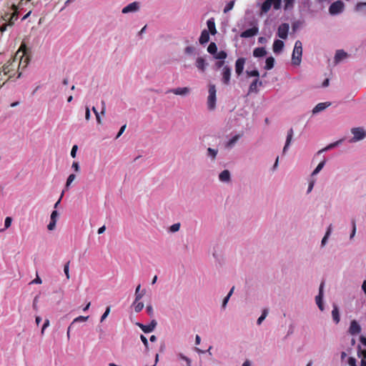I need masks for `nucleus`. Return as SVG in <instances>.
Wrapping results in <instances>:
<instances>
[{"label": "nucleus", "mask_w": 366, "mask_h": 366, "mask_svg": "<svg viewBox=\"0 0 366 366\" xmlns=\"http://www.w3.org/2000/svg\"><path fill=\"white\" fill-rule=\"evenodd\" d=\"M207 64L205 62V60L202 57H198L196 60V66L199 70L204 72L206 69Z\"/></svg>", "instance_id": "nucleus-18"}, {"label": "nucleus", "mask_w": 366, "mask_h": 366, "mask_svg": "<svg viewBox=\"0 0 366 366\" xmlns=\"http://www.w3.org/2000/svg\"><path fill=\"white\" fill-rule=\"evenodd\" d=\"M282 0H266L261 6L262 13H267L273 5L274 9H279L281 6Z\"/></svg>", "instance_id": "nucleus-3"}, {"label": "nucleus", "mask_w": 366, "mask_h": 366, "mask_svg": "<svg viewBox=\"0 0 366 366\" xmlns=\"http://www.w3.org/2000/svg\"><path fill=\"white\" fill-rule=\"evenodd\" d=\"M274 59L272 56L267 57L265 61L264 69L267 70H270L274 67Z\"/></svg>", "instance_id": "nucleus-27"}, {"label": "nucleus", "mask_w": 366, "mask_h": 366, "mask_svg": "<svg viewBox=\"0 0 366 366\" xmlns=\"http://www.w3.org/2000/svg\"><path fill=\"white\" fill-rule=\"evenodd\" d=\"M11 222H12V219L10 217H7L5 219L4 226H5L6 229L9 228L11 226Z\"/></svg>", "instance_id": "nucleus-45"}, {"label": "nucleus", "mask_w": 366, "mask_h": 366, "mask_svg": "<svg viewBox=\"0 0 366 366\" xmlns=\"http://www.w3.org/2000/svg\"><path fill=\"white\" fill-rule=\"evenodd\" d=\"M351 335H356L360 333L361 327L356 320H352L348 330Z\"/></svg>", "instance_id": "nucleus-10"}, {"label": "nucleus", "mask_w": 366, "mask_h": 366, "mask_svg": "<svg viewBox=\"0 0 366 366\" xmlns=\"http://www.w3.org/2000/svg\"><path fill=\"white\" fill-rule=\"evenodd\" d=\"M140 339H141L142 342H143L145 348L147 349L149 347V343H148V340H147V337H144L143 335H141Z\"/></svg>", "instance_id": "nucleus-46"}, {"label": "nucleus", "mask_w": 366, "mask_h": 366, "mask_svg": "<svg viewBox=\"0 0 366 366\" xmlns=\"http://www.w3.org/2000/svg\"><path fill=\"white\" fill-rule=\"evenodd\" d=\"M140 288H141V285H139L137 287L136 290H135V300H137V301H139V300H141L142 297H143V295H144V291H142V292H140Z\"/></svg>", "instance_id": "nucleus-28"}, {"label": "nucleus", "mask_w": 366, "mask_h": 366, "mask_svg": "<svg viewBox=\"0 0 366 366\" xmlns=\"http://www.w3.org/2000/svg\"><path fill=\"white\" fill-rule=\"evenodd\" d=\"M284 45V42L282 40H275L273 44V51L276 54L280 53L283 49Z\"/></svg>", "instance_id": "nucleus-19"}, {"label": "nucleus", "mask_w": 366, "mask_h": 366, "mask_svg": "<svg viewBox=\"0 0 366 366\" xmlns=\"http://www.w3.org/2000/svg\"><path fill=\"white\" fill-rule=\"evenodd\" d=\"M207 51L211 54H215L217 51V46L214 42H211L207 47Z\"/></svg>", "instance_id": "nucleus-29"}, {"label": "nucleus", "mask_w": 366, "mask_h": 366, "mask_svg": "<svg viewBox=\"0 0 366 366\" xmlns=\"http://www.w3.org/2000/svg\"><path fill=\"white\" fill-rule=\"evenodd\" d=\"M325 164V160H323L321 162H320L319 164L317 165V167L315 168V169L312 172V175L314 176V175H316L317 174H318L321 171V169L324 167Z\"/></svg>", "instance_id": "nucleus-31"}, {"label": "nucleus", "mask_w": 366, "mask_h": 366, "mask_svg": "<svg viewBox=\"0 0 366 366\" xmlns=\"http://www.w3.org/2000/svg\"><path fill=\"white\" fill-rule=\"evenodd\" d=\"M289 29V24L283 23L280 24L277 29V36L282 39H286L288 36Z\"/></svg>", "instance_id": "nucleus-6"}, {"label": "nucleus", "mask_w": 366, "mask_h": 366, "mask_svg": "<svg viewBox=\"0 0 366 366\" xmlns=\"http://www.w3.org/2000/svg\"><path fill=\"white\" fill-rule=\"evenodd\" d=\"M355 232H356V224H355V222L352 221V233L350 234L351 239L355 236Z\"/></svg>", "instance_id": "nucleus-58"}, {"label": "nucleus", "mask_w": 366, "mask_h": 366, "mask_svg": "<svg viewBox=\"0 0 366 366\" xmlns=\"http://www.w3.org/2000/svg\"><path fill=\"white\" fill-rule=\"evenodd\" d=\"M362 289L366 295V280H364L362 285Z\"/></svg>", "instance_id": "nucleus-64"}, {"label": "nucleus", "mask_w": 366, "mask_h": 366, "mask_svg": "<svg viewBox=\"0 0 366 366\" xmlns=\"http://www.w3.org/2000/svg\"><path fill=\"white\" fill-rule=\"evenodd\" d=\"M292 137H293V129L291 128L287 132L286 143L283 148L284 153L286 152L287 147L290 146L292 139Z\"/></svg>", "instance_id": "nucleus-24"}, {"label": "nucleus", "mask_w": 366, "mask_h": 366, "mask_svg": "<svg viewBox=\"0 0 366 366\" xmlns=\"http://www.w3.org/2000/svg\"><path fill=\"white\" fill-rule=\"evenodd\" d=\"M267 54V51L264 47H258L254 49L253 56L254 57H262Z\"/></svg>", "instance_id": "nucleus-23"}, {"label": "nucleus", "mask_w": 366, "mask_h": 366, "mask_svg": "<svg viewBox=\"0 0 366 366\" xmlns=\"http://www.w3.org/2000/svg\"><path fill=\"white\" fill-rule=\"evenodd\" d=\"M347 56V53L343 50L337 51L335 56V60L336 62H339Z\"/></svg>", "instance_id": "nucleus-26"}, {"label": "nucleus", "mask_w": 366, "mask_h": 366, "mask_svg": "<svg viewBox=\"0 0 366 366\" xmlns=\"http://www.w3.org/2000/svg\"><path fill=\"white\" fill-rule=\"evenodd\" d=\"M72 168L74 169L75 172H78L79 171V163L76 162H74L72 164Z\"/></svg>", "instance_id": "nucleus-59"}, {"label": "nucleus", "mask_w": 366, "mask_h": 366, "mask_svg": "<svg viewBox=\"0 0 366 366\" xmlns=\"http://www.w3.org/2000/svg\"><path fill=\"white\" fill-rule=\"evenodd\" d=\"M232 71L229 66H224L222 71V81L224 84L228 85L230 82Z\"/></svg>", "instance_id": "nucleus-7"}, {"label": "nucleus", "mask_w": 366, "mask_h": 366, "mask_svg": "<svg viewBox=\"0 0 366 366\" xmlns=\"http://www.w3.org/2000/svg\"><path fill=\"white\" fill-rule=\"evenodd\" d=\"M239 135H235L231 139L229 140V142L227 143V147H232L239 139Z\"/></svg>", "instance_id": "nucleus-35"}, {"label": "nucleus", "mask_w": 366, "mask_h": 366, "mask_svg": "<svg viewBox=\"0 0 366 366\" xmlns=\"http://www.w3.org/2000/svg\"><path fill=\"white\" fill-rule=\"evenodd\" d=\"M330 232H331V229H330V227L328 228L325 237H323L322 240V244L324 245L327 241V239L328 237V236L330 235Z\"/></svg>", "instance_id": "nucleus-49"}, {"label": "nucleus", "mask_w": 366, "mask_h": 366, "mask_svg": "<svg viewBox=\"0 0 366 366\" xmlns=\"http://www.w3.org/2000/svg\"><path fill=\"white\" fill-rule=\"evenodd\" d=\"M146 310H147V314L150 317H152L154 315V310H153V307L152 305H147L146 307Z\"/></svg>", "instance_id": "nucleus-47"}, {"label": "nucleus", "mask_w": 366, "mask_h": 366, "mask_svg": "<svg viewBox=\"0 0 366 366\" xmlns=\"http://www.w3.org/2000/svg\"><path fill=\"white\" fill-rule=\"evenodd\" d=\"M179 228H180V224L177 223V224H174L171 226L170 230L173 232H175L179 231Z\"/></svg>", "instance_id": "nucleus-44"}, {"label": "nucleus", "mask_w": 366, "mask_h": 366, "mask_svg": "<svg viewBox=\"0 0 366 366\" xmlns=\"http://www.w3.org/2000/svg\"><path fill=\"white\" fill-rule=\"evenodd\" d=\"M207 24L209 32H210L212 35L215 34L217 33V30L214 20L212 19H209L207 22Z\"/></svg>", "instance_id": "nucleus-25"}, {"label": "nucleus", "mask_w": 366, "mask_h": 366, "mask_svg": "<svg viewBox=\"0 0 366 366\" xmlns=\"http://www.w3.org/2000/svg\"><path fill=\"white\" fill-rule=\"evenodd\" d=\"M189 88L188 87H178L176 89H171L169 92L173 93L176 95L184 96L189 93Z\"/></svg>", "instance_id": "nucleus-15"}, {"label": "nucleus", "mask_w": 366, "mask_h": 366, "mask_svg": "<svg viewBox=\"0 0 366 366\" xmlns=\"http://www.w3.org/2000/svg\"><path fill=\"white\" fill-rule=\"evenodd\" d=\"M262 85V81H259V79H255L249 85V93H257L258 92L257 87Z\"/></svg>", "instance_id": "nucleus-16"}, {"label": "nucleus", "mask_w": 366, "mask_h": 366, "mask_svg": "<svg viewBox=\"0 0 366 366\" xmlns=\"http://www.w3.org/2000/svg\"><path fill=\"white\" fill-rule=\"evenodd\" d=\"M102 111H101V114L102 115H104L105 112H106V104H105V102L104 100L102 101Z\"/></svg>", "instance_id": "nucleus-60"}, {"label": "nucleus", "mask_w": 366, "mask_h": 366, "mask_svg": "<svg viewBox=\"0 0 366 366\" xmlns=\"http://www.w3.org/2000/svg\"><path fill=\"white\" fill-rule=\"evenodd\" d=\"M219 179L221 182H229L230 173H229V170L225 169V170L222 171L219 175Z\"/></svg>", "instance_id": "nucleus-20"}, {"label": "nucleus", "mask_w": 366, "mask_h": 366, "mask_svg": "<svg viewBox=\"0 0 366 366\" xmlns=\"http://www.w3.org/2000/svg\"><path fill=\"white\" fill-rule=\"evenodd\" d=\"M16 66V63L15 60L12 61H9L6 64H5L2 67V71L6 75L11 76V72L15 70Z\"/></svg>", "instance_id": "nucleus-9"}, {"label": "nucleus", "mask_w": 366, "mask_h": 366, "mask_svg": "<svg viewBox=\"0 0 366 366\" xmlns=\"http://www.w3.org/2000/svg\"><path fill=\"white\" fill-rule=\"evenodd\" d=\"M139 3L134 1V2H132V3L129 4L127 6H125L122 9V13L123 14H127V13H129V12L136 11H137L139 9Z\"/></svg>", "instance_id": "nucleus-14"}, {"label": "nucleus", "mask_w": 366, "mask_h": 366, "mask_svg": "<svg viewBox=\"0 0 366 366\" xmlns=\"http://www.w3.org/2000/svg\"><path fill=\"white\" fill-rule=\"evenodd\" d=\"M234 5V1H230L224 7V13H227L230 10H232Z\"/></svg>", "instance_id": "nucleus-36"}, {"label": "nucleus", "mask_w": 366, "mask_h": 366, "mask_svg": "<svg viewBox=\"0 0 366 366\" xmlns=\"http://www.w3.org/2000/svg\"><path fill=\"white\" fill-rule=\"evenodd\" d=\"M109 312H110V307H107L104 313L102 315V316L101 317V322H103L107 317Z\"/></svg>", "instance_id": "nucleus-43"}, {"label": "nucleus", "mask_w": 366, "mask_h": 366, "mask_svg": "<svg viewBox=\"0 0 366 366\" xmlns=\"http://www.w3.org/2000/svg\"><path fill=\"white\" fill-rule=\"evenodd\" d=\"M58 215H59V214H58L57 211L54 210L51 212V219H50V220L51 221L56 222V218H57Z\"/></svg>", "instance_id": "nucleus-48"}, {"label": "nucleus", "mask_w": 366, "mask_h": 366, "mask_svg": "<svg viewBox=\"0 0 366 366\" xmlns=\"http://www.w3.org/2000/svg\"><path fill=\"white\" fill-rule=\"evenodd\" d=\"M323 287L324 282H322L320 286L319 295L315 297L316 304L321 311H323L324 310V306L322 304Z\"/></svg>", "instance_id": "nucleus-12"}, {"label": "nucleus", "mask_w": 366, "mask_h": 366, "mask_svg": "<svg viewBox=\"0 0 366 366\" xmlns=\"http://www.w3.org/2000/svg\"><path fill=\"white\" fill-rule=\"evenodd\" d=\"M42 282L41 279L36 277L31 283V284H41Z\"/></svg>", "instance_id": "nucleus-61"}, {"label": "nucleus", "mask_w": 366, "mask_h": 366, "mask_svg": "<svg viewBox=\"0 0 366 366\" xmlns=\"http://www.w3.org/2000/svg\"><path fill=\"white\" fill-rule=\"evenodd\" d=\"M245 64L244 58H238L235 62V72L237 76L242 74Z\"/></svg>", "instance_id": "nucleus-11"}, {"label": "nucleus", "mask_w": 366, "mask_h": 366, "mask_svg": "<svg viewBox=\"0 0 366 366\" xmlns=\"http://www.w3.org/2000/svg\"><path fill=\"white\" fill-rule=\"evenodd\" d=\"M224 61H217L215 65H216V66L217 68H221V67H222L224 66Z\"/></svg>", "instance_id": "nucleus-62"}, {"label": "nucleus", "mask_w": 366, "mask_h": 366, "mask_svg": "<svg viewBox=\"0 0 366 366\" xmlns=\"http://www.w3.org/2000/svg\"><path fill=\"white\" fill-rule=\"evenodd\" d=\"M330 104H331V103H330V102L319 103L312 109V113L313 114L319 113V112L323 111L324 109H325L326 108H327L329 106H330Z\"/></svg>", "instance_id": "nucleus-17"}, {"label": "nucleus", "mask_w": 366, "mask_h": 366, "mask_svg": "<svg viewBox=\"0 0 366 366\" xmlns=\"http://www.w3.org/2000/svg\"><path fill=\"white\" fill-rule=\"evenodd\" d=\"M258 28L257 26H253L252 28L246 29L240 34V36L242 38H249L255 36L258 33Z\"/></svg>", "instance_id": "nucleus-13"}, {"label": "nucleus", "mask_w": 366, "mask_h": 366, "mask_svg": "<svg viewBox=\"0 0 366 366\" xmlns=\"http://www.w3.org/2000/svg\"><path fill=\"white\" fill-rule=\"evenodd\" d=\"M209 96L207 98V107L209 110H214L216 107V86L214 84L209 85Z\"/></svg>", "instance_id": "nucleus-2"}, {"label": "nucleus", "mask_w": 366, "mask_h": 366, "mask_svg": "<svg viewBox=\"0 0 366 366\" xmlns=\"http://www.w3.org/2000/svg\"><path fill=\"white\" fill-rule=\"evenodd\" d=\"M302 54V42L297 40L295 44V47L292 52V64L294 65H299L301 62V57Z\"/></svg>", "instance_id": "nucleus-1"}, {"label": "nucleus", "mask_w": 366, "mask_h": 366, "mask_svg": "<svg viewBox=\"0 0 366 366\" xmlns=\"http://www.w3.org/2000/svg\"><path fill=\"white\" fill-rule=\"evenodd\" d=\"M360 340L362 342V345H364L366 347V337L364 336H361L360 337Z\"/></svg>", "instance_id": "nucleus-63"}, {"label": "nucleus", "mask_w": 366, "mask_h": 366, "mask_svg": "<svg viewBox=\"0 0 366 366\" xmlns=\"http://www.w3.org/2000/svg\"><path fill=\"white\" fill-rule=\"evenodd\" d=\"M209 40V31L206 29L203 30L201 33L200 37H199V43L201 44H204L205 43H207Z\"/></svg>", "instance_id": "nucleus-22"}, {"label": "nucleus", "mask_w": 366, "mask_h": 366, "mask_svg": "<svg viewBox=\"0 0 366 366\" xmlns=\"http://www.w3.org/2000/svg\"><path fill=\"white\" fill-rule=\"evenodd\" d=\"M133 305H134V311L136 312H139L140 311L142 310V309L144 307L143 302H139V301H137V300H134V302L133 303Z\"/></svg>", "instance_id": "nucleus-30"}, {"label": "nucleus", "mask_w": 366, "mask_h": 366, "mask_svg": "<svg viewBox=\"0 0 366 366\" xmlns=\"http://www.w3.org/2000/svg\"><path fill=\"white\" fill-rule=\"evenodd\" d=\"M49 320L48 319H46V320H45L43 327L41 328V334L42 335L44 334L45 329L47 327H49Z\"/></svg>", "instance_id": "nucleus-57"}, {"label": "nucleus", "mask_w": 366, "mask_h": 366, "mask_svg": "<svg viewBox=\"0 0 366 366\" xmlns=\"http://www.w3.org/2000/svg\"><path fill=\"white\" fill-rule=\"evenodd\" d=\"M76 175L74 174H71L69 177L67 178L66 183V187L68 188L71 183L75 179Z\"/></svg>", "instance_id": "nucleus-39"}, {"label": "nucleus", "mask_w": 366, "mask_h": 366, "mask_svg": "<svg viewBox=\"0 0 366 366\" xmlns=\"http://www.w3.org/2000/svg\"><path fill=\"white\" fill-rule=\"evenodd\" d=\"M356 10L366 14V2H360L356 6Z\"/></svg>", "instance_id": "nucleus-32"}, {"label": "nucleus", "mask_w": 366, "mask_h": 366, "mask_svg": "<svg viewBox=\"0 0 366 366\" xmlns=\"http://www.w3.org/2000/svg\"><path fill=\"white\" fill-rule=\"evenodd\" d=\"M247 76H254V77H257V79H258L259 76V73L257 70L254 69V70H252V71H247Z\"/></svg>", "instance_id": "nucleus-41"}, {"label": "nucleus", "mask_w": 366, "mask_h": 366, "mask_svg": "<svg viewBox=\"0 0 366 366\" xmlns=\"http://www.w3.org/2000/svg\"><path fill=\"white\" fill-rule=\"evenodd\" d=\"M234 287H233L230 290V291H229V292L228 293V295L224 297V300H223V302H222V307H224L226 306V305H227V302H228V300H229V299L230 296L232 295V292H233V291H234Z\"/></svg>", "instance_id": "nucleus-37"}, {"label": "nucleus", "mask_w": 366, "mask_h": 366, "mask_svg": "<svg viewBox=\"0 0 366 366\" xmlns=\"http://www.w3.org/2000/svg\"><path fill=\"white\" fill-rule=\"evenodd\" d=\"M344 6V3L342 1H335L330 5L329 11L332 15L338 14L342 11Z\"/></svg>", "instance_id": "nucleus-5"}, {"label": "nucleus", "mask_w": 366, "mask_h": 366, "mask_svg": "<svg viewBox=\"0 0 366 366\" xmlns=\"http://www.w3.org/2000/svg\"><path fill=\"white\" fill-rule=\"evenodd\" d=\"M91 118V114H90V110H89V108L88 107H86V111H85V119L86 120L89 121Z\"/></svg>", "instance_id": "nucleus-55"}, {"label": "nucleus", "mask_w": 366, "mask_h": 366, "mask_svg": "<svg viewBox=\"0 0 366 366\" xmlns=\"http://www.w3.org/2000/svg\"><path fill=\"white\" fill-rule=\"evenodd\" d=\"M362 355L364 359L366 358V350H362L360 346H358V356Z\"/></svg>", "instance_id": "nucleus-52"}, {"label": "nucleus", "mask_w": 366, "mask_h": 366, "mask_svg": "<svg viewBox=\"0 0 366 366\" xmlns=\"http://www.w3.org/2000/svg\"><path fill=\"white\" fill-rule=\"evenodd\" d=\"M127 127V125L126 124H124L119 129L117 137H116V139H118L122 134L123 132H124L125 129Z\"/></svg>", "instance_id": "nucleus-56"}, {"label": "nucleus", "mask_w": 366, "mask_h": 366, "mask_svg": "<svg viewBox=\"0 0 366 366\" xmlns=\"http://www.w3.org/2000/svg\"><path fill=\"white\" fill-rule=\"evenodd\" d=\"M184 51L186 54H191L194 51V47L192 46H187Z\"/></svg>", "instance_id": "nucleus-51"}, {"label": "nucleus", "mask_w": 366, "mask_h": 366, "mask_svg": "<svg viewBox=\"0 0 366 366\" xmlns=\"http://www.w3.org/2000/svg\"><path fill=\"white\" fill-rule=\"evenodd\" d=\"M285 1V9H287L293 6V4L295 0H284Z\"/></svg>", "instance_id": "nucleus-42"}, {"label": "nucleus", "mask_w": 366, "mask_h": 366, "mask_svg": "<svg viewBox=\"0 0 366 366\" xmlns=\"http://www.w3.org/2000/svg\"><path fill=\"white\" fill-rule=\"evenodd\" d=\"M351 132L353 134L351 142H353L362 140L366 137V132L361 127L352 128Z\"/></svg>", "instance_id": "nucleus-4"}, {"label": "nucleus", "mask_w": 366, "mask_h": 366, "mask_svg": "<svg viewBox=\"0 0 366 366\" xmlns=\"http://www.w3.org/2000/svg\"><path fill=\"white\" fill-rule=\"evenodd\" d=\"M217 152L218 151L217 149H212L210 147L207 149V155L209 157H211L212 159H214L216 158Z\"/></svg>", "instance_id": "nucleus-34"}, {"label": "nucleus", "mask_w": 366, "mask_h": 366, "mask_svg": "<svg viewBox=\"0 0 366 366\" xmlns=\"http://www.w3.org/2000/svg\"><path fill=\"white\" fill-rule=\"evenodd\" d=\"M69 263L70 262H68L65 264L64 265V274L66 277V279H69L70 278V275H69Z\"/></svg>", "instance_id": "nucleus-40"}, {"label": "nucleus", "mask_w": 366, "mask_h": 366, "mask_svg": "<svg viewBox=\"0 0 366 366\" xmlns=\"http://www.w3.org/2000/svg\"><path fill=\"white\" fill-rule=\"evenodd\" d=\"M332 316L334 322L336 324H338L340 322V312L339 309L336 305H333V309L332 311Z\"/></svg>", "instance_id": "nucleus-21"}, {"label": "nucleus", "mask_w": 366, "mask_h": 366, "mask_svg": "<svg viewBox=\"0 0 366 366\" xmlns=\"http://www.w3.org/2000/svg\"><path fill=\"white\" fill-rule=\"evenodd\" d=\"M348 364L350 366H357L356 365V359L355 357H350L348 359Z\"/></svg>", "instance_id": "nucleus-50"}, {"label": "nucleus", "mask_w": 366, "mask_h": 366, "mask_svg": "<svg viewBox=\"0 0 366 366\" xmlns=\"http://www.w3.org/2000/svg\"><path fill=\"white\" fill-rule=\"evenodd\" d=\"M77 149H78V147L77 145H74L72 149H71V156L74 158L76 157V151H77Z\"/></svg>", "instance_id": "nucleus-53"}, {"label": "nucleus", "mask_w": 366, "mask_h": 366, "mask_svg": "<svg viewBox=\"0 0 366 366\" xmlns=\"http://www.w3.org/2000/svg\"><path fill=\"white\" fill-rule=\"evenodd\" d=\"M136 325L144 332V333H149V332H152L157 325V322L155 320H152L150 322L149 325H144L142 323H139V322H137Z\"/></svg>", "instance_id": "nucleus-8"}, {"label": "nucleus", "mask_w": 366, "mask_h": 366, "mask_svg": "<svg viewBox=\"0 0 366 366\" xmlns=\"http://www.w3.org/2000/svg\"><path fill=\"white\" fill-rule=\"evenodd\" d=\"M89 318V316H86V317H84V316H79L77 317H76L73 322H71V325H73L74 323L75 322H85L88 320Z\"/></svg>", "instance_id": "nucleus-38"}, {"label": "nucleus", "mask_w": 366, "mask_h": 366, "mask_svg": "<svg viewBox=\"0 0 366 366\" xmlns=\"http://www.w3.org/2000/svg\"><path fill=\"white\" fill-rule=\"evenodd\" d=\"M56 223V222L51 221L50 220V222H49V224L47 226L48 229L49 230H53L55 228Z\"/></svg>", "instance_id": "nucleus-54"}, {"label": "nucleus", "mask_w": 366, "mask_h": 366, "mask_svg": "<svg viewBox=\"0 0 366 366\" xmlns=\"http://www.w3.org/2000/svg\"><path fill=\"white\" fill-rule=\"evenodd\" d=\"M227 56V53L224 51H220L214 54V58L217 59L223 60Z\"/></svg>", "instance_id": "nucleus-33"}]
</instances>
